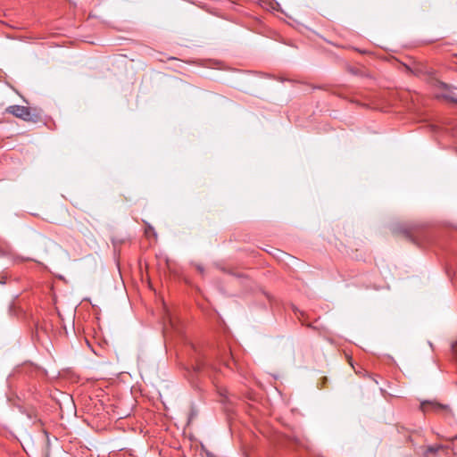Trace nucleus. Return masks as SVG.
Listing matches in <instances>:
<instances>
[{"instance_id": "f257e3e1", "label": "nucleus", "mask_w": 457, "mask_h": 457, "mask_svg": "<svg viewBox=\"0 0 457 457\" xmlns=\"http://www.w3.org/2000/svg\"><path fill=\"white\" fill-rule=\"evenodd\" d=\"M434 94L436 98L443 100L446 103H457V97L454 93V88L451 87L445 82L436 79L434 81Z\"/></svg>"}, {"instance_id": "f03ea898", "label": "nucleus", "mask_w": 457, "mask_h": 457, "mask_svg": "<svg viewBox=\"0 0 457 457\" xmlns=\"http://www.w3.org/2000/svg\"><path fill=\"white\" fill-rule=\"evenodd\" d=\"M420 409L424 413L433 411L436 413H441L444 415H448L451 413V410L448 405H445L435 401H423L420 403Z\"/></svg>"}, {"instance_id": "7ed1b4c3", "label": "nucleus", "mask_w": 457, "mask_h": 457, "mask_svg": "<svg viewBox=\"0 0 457 457\" xmlns=\"http://www.w3.org/2000/svg\"><path fill=\"white\" fill-rule=\"evenodd\" d=\"M7 112L17 118L22 119L23 120H32L31 111L26 106L11 105L7 108Z\"/></svg>"}, {"instance_id": "20e7f679", "label": "nucleus", "mask_w": 457, "mask_h": 457, "mask_svg": "<svg viewBox=\"0 0 457 457\" xmlns=\"http://www.w3.org/2000/svg\"><path fill=\"white\" fill-rule=\"evenodd\" d=\"M216 368L212 364V361L207 357H203L197 360L195 371L198 374L204 373L208 374L210 370H214Z\"/></svg>"}, {"instance_id": "39448f33", "label": "nucleus", "mask_w": 457, "mask_h": 457, "mask_svg": "<svg viewBox=\"0 0 457 457\" xmlns=\"http://www.w3.org/2000/svg\"><path fill=\"white\" fill-rule=\"evenodd\" d=\"M405 233H406V236L413 241L420 240V239H426V236L423 235V233L421 231H420L419 228H413L412 231L406 230Z\"/></svg>"}, {"instance_id": "423d86ee", "label": "nucleus", "mask_w": 457, "mask_h": 457, "mask_svg": "<svg viewBox=\"0 0 457 457\" xmlns=\"http://www.w3.org/2000/svg\"><path fill=\"white\" fill-rule=\"evenodd\" d=\"M443 450V446L441 445H430V446H428L426 451H425V455H428V454H432V453H438L439 451H442Z\"/></svg>"}, {"instance_id": "0eeeda50", "label": "nucleus", "mask_w": 457, "mask_h": 457, "mask_svg": "<svg viewBox=\"0 0 457 457\" xmlns=\"http://www.w3.org/2000/svg\"><path fill=\"white\" fill-rule=\"evenodd\" d=\"M195 267H196V270H197L200 273H202V274L204 273V267H203L202 265L197 264Z\"/></svg>"}, {"instance_id": "6e6552de", "label": "nucleus", "mask_w": 457, "mask_h": 457, "mask_svg": "<svg viewBox=\"0 0 457 457\" xmlns=\"http://www.w3.org/2000/svg\"><path fill=\"white\" fill-rule=\"evenodd\" d=\"M457 347V341L452 343V349L453 351H455V348Z\"/></svg>"}, {"instance_id": "1a4fd4ad", "label": "nucleus", "mask_w": 457, "mask_h": 457, "mask_svg": "<svg viewBox=\"0 0 457 457\" xmlns=\"http://www.w3.org/2000/svg\"><path fill=\"white\" fill-rule=\"evenodd\" d=\"M207 457H215L212 453L205 451Z\"/></svg>"}, {"instance_id": "9d476101", "label": "nucleus", "mask_w": 457, "mask_h": 457, "mask_svg": "<svg viewBox=\"0 0 457 457\" xmlns=\"http://www.w3.org/2000/svg\"><path fill=\"white\" fill-rule=\"evenodd\" d=\"M148 228L154 232V228L151 226H149Z\"/></svg>"}, {"instance_id": "9b49d317", "label": "nucleus", "mask_w": 457, "mask_h": 457, "mask_svg": "<svg viewBox=\"0 0 457 457\" xmlns=\"http://www.w3.org/2000/svg\"><path fill=\"white\" fill-rule=\"evenodd\" d=\"M220 395H221V396H223V397H227V396L225 395V394H223L222 392H220Z\"/></svg>"}]
</instances>
